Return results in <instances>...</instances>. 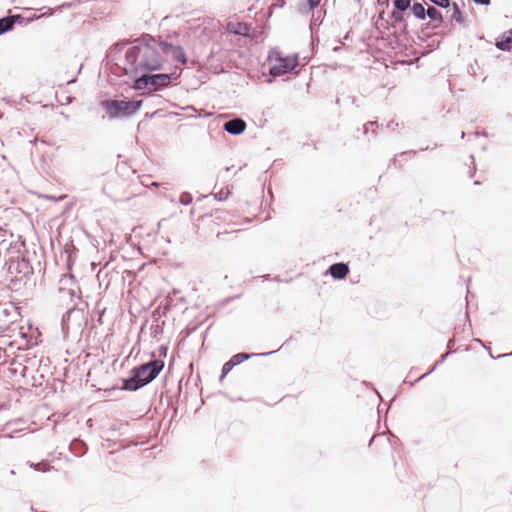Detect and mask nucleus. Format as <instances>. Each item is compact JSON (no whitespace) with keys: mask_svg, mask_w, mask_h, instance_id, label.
<instances>
[{"mask_svg":"<svg viewBox=\"0 0 512 512\" xmlns=\"http://www.w3.org/2000/svg\"><path fill=\"white\" fill-rule=\"evenodd\" d=\"M171 56L173 61L185 65L187 57L181 46L149 37L135 42L125 52L121 65L125 74L136 76L138 73H150L164 68L166 57Z\"/></svg>","mask_w":512,"mask_h":512,"instance_id":"f257e3e1","label":"nucleus"},{"mask_svg":"<svg viewBox=\"0 0 512 512\" xmlns=\"http://www.w3.org/2000/svg\"><path fill=\"white\" fill-rule=\"evenodd\" d=\"M164 367V362L154 360L132 369V376L124 381L122 389L135 391L154 380Z\"/></svg>","mask_w":512,"mask_h":512,"instance_id":"f03ea898","label":"nucleus"},{"mask_svg":"<svg viewBox=\"0 0 512 512\" xmlns=\"http://www.w3.org/2000/svg\"><path fill=\"white\" fill-rule=\"evenodd\" d=\"M270 73L273 76H281L292 71L298 65V56L296 54L285 55L282 52L275 51L269 56Z\"/></svg>","mask_w":512,"mask_h":512,"instance_id":"7ed1b4c3","label":"nucleus"},{"mask_svg":"<svg viewBox=\"0 0 512 512\" xmlns=\"http://www.w3.org/2000/svg\"><path fill=\"white\" fill-rule=\"evenodd\" d=\"M140 105L141 101L131 100H105L102 102V106L112 118L131 115L139 109Z\"/></svg>","mask_w":512,"mask_h":512,"instance_id":"20e7f679","label":"nucleus"},{"mask_svg":"<svg viewBox=\"0 0 512 512\" xmlns=\"http://www.w3.org/2000/svg\"><path fill=\"white\" fill-rule=\"evenodd\" d=\"M225 30L228 33L239 35L247 38H255L256 33L255 30L252 28V25L249 23H246L244 21H241L237 17H230L226 24H225Z\"/></svg>","mask_w":512,"mask_h":512,"instance_id":"39448f33","label":"nucleus"},{"mask_svg":"<svg viewBox=\"0 0 512 512\" xmlns=\"http://www.w3.org/2000/svg\"><path fill=\"white\" fill-rule=\"evenodd\" d=\"M174 73H161L150 75L151 90L157 91L159 89L168 87L171 83Z\"/></svg>","mask_w":512,"mask_h":512,"instance_id":"423d86ee","label":"nucleus"},{"mask_svg":"<svg viewBox=\"0 0 512 512\" xmlns=\"http://www.w3.org/2000/svg\"><path fill=\"white\" fill-rule=\"evenodd\" d=\"M224 129L230 134L238 135L246 129V123L240 118L232 119L224 124Z\"/></svg>","mask_w":512,"mask_h":512,"instance_id":"0eeeda50","label":"nucleus"},{"mask_svg":"<svg viewBox=\"0 0 512 512\" xmlns=\"http://www.w3.org/2000/svg\"><path fill=\"white\" fill-rule=\"evenodd\" d=\"M495 46L502 51H510L512 49V28L496 39Z\"/></svg>","mask_w":512,"mask_h":512,"instance_id":"6e6552de","label":"nucleus"},{"mask_svg":"<svg viewBox=\"0 0 512 512\" xmlns=\"http://www.w3.org/2000/svg\"><path fill=\"white\" fill-rule=\"evenodd\" d=\"M329 273L335 279H344L349 273V267L345 263H335L329 267Z\"/></svg>","mask_w":512,"mask_h":512,"instance_id":"1a4fd4ad","label":"nucleus"},{"mask_svg":"<svg viewBox=\"0 0 512 512\" xmlns=\"http://www.w3.org/2000/svg\"><path fill=\"white\" fill-rule=\"evenodd\" d=\"M150 82H151V79H150L149 73H138L135 76L133 87L136 90H145V89L151 90Z\"/></svg>","mask_w":512,"mask_h":512,"instance_id":"9d476101","label":"nucleus"},{"mask_svg":"<svg viewBox=\"0 0 512 512\" xmlns=\"http://www.w3.org/2000/svg\"><path fill=\"white\" fill-rule=\"evenodd\" d=\"M13 25H14L13 17H4V18L0 19V35L6 31H9L10 29H12Z\"/></svg>","mask_w":512,"mask_h":512,"instance_id":"9b49d317","label":"nucleus"},{"mask_svg":"<svg viewBox=\"0 0 512 512\" xmlns=\"http://www.w3.org/2000/svg\"><path fill=\"white\" fill-rule=\"evenodd\" d=\"M411 9L415 17L421 20L425 19L426 10L421 3H414Z\"/></svg>","mask_w":512,"mask_h":512,"instance_id":"f8f14e48","label":"nucleus"},{"mask_svg":"<svg viewBox=\"0 0 512 512\" xmlns=\"http://www.w3.org/2000/svg\"><path fill=\"white\" fill-rule=\"evenodd\" d=\"M426 14L428 15L429 18H431L434 21H437L438 23H442L443 21L442 14L434 7H429L426 10Z\"/></svg>","mask_w":512,"mask_h":512,"instance_id":"ddd939ff","label":"nucleus"},{"mask_svg":"<svg viewBox=\"0 0 512 512\" xmlns=\"http://www.w3.org/2000/svg\"><path fill=\"white\" fill-rule=\"evenodd\" d=\"M394 7L399 11L403 12L407 10L411 4V0H392Z\"/></svg>","mask_w":512,"mask_h":512,"instance_id":"4468645a","label":"nucleus"},{"mask_svg":"<svg viewBox=\"0 0 512 512\" xmlns=\"http://www.w3.org/2000/svg\"><path fill=\"white\" fill-rule=\"evenodd\" d=\"M452 18L455 21H457L458 23H462L464 21V17L462 15V12L460 11V8H459V6L456 3L453 4Z\"/></svg>","mask_w":512,"mask_h":512,"instance_id":"2eb2a0df","label":"nucleus"},{"mask_svg":"<svg viewBox=\"0 0 512 512\" xmlns=\"http://www.w3.org/2000/svg\"><path fill=\"white\" fill-rule=\"evenodd\" d=\"M249 358V355L246 353H238L234 355L230 361L233 363L234 366L242 363L243 361L247 360Z\"/></svg>","mask_w":512,"mask_h":512,"instance_id":"dca6fc26","label":"nucleus"},{"mask_svg":"<svg viewBox=\"0 0 512 512\" xmlns=\"http://www.w3.org/2000/svg\"><path fill=\"white\" fill-rule=\"evenodd\" d=\"M233 367H234V365L230 360L228 362H226L223 365L222 374H221L220 379L222 380L232 370Z\"/></svg>","mask_w":512,"mask_h":512,"instance_id":"f3484780","label":"nucleus"},{"mask_svg":"<svg viewBox=\"0 0 512 512\" xmlns=\"http://www.w3.org/2000/svg\"><path fill=\"white\" fill-rule=\"evenodd\" d=\"M191 196L187 193H184L180 196V202L184 205H188L191 202Z\"/></svg>","mask_w":512,"mask_h":512,"instance_id":"a211bd4d","label":"nucleus"},{"mask_svg":"<svg viewBox=\"0 0 512 512\" xmlns=\"http://www.w3.org/2000/svg\"><path fill=\"white\" fill-rule=\"evenodd\" d=\"M321 0H308L310 9L316 8L320 4Z\"/></svg>","mask_w":512,"mask_h":512,"instance_id":"6ab92c4d","label":"nucleus"},{"mask_svg":"<svg viewBox=\"0 0 512 512\" xmlns=\"http://www.w3.org/2000/svg\"><path fill=\"white\" fill-rule=\"evenodd\" d=\"M477 4L481 5H488L490 3V0H473Z\"/></svg>","mask_w":512,"mask_h":512,"instance_id":"aec40b11","label":"nucleus"},{"mask_svg":"<svg viewBox=\"0 0 512 512\" xmlns=\"http://www.w3.org/2000/svg\"><path fill=\"white\" fill-rule=\"evenodd\" d=\"M393 17L396 19V20H401L402 19V16L396 12H393Z\"/></svg>","mask_w":512,"mask_h":512,"instance_id":"412c9836","label":"nucleus"},{"mask_svg":"<svg viewBox=\"0 0 512 512\" xmlns=\"http://www.w3.org/2000/svg\"><path fill=\"white\" fill-rule=\"evenodd\" d=\"M376 443H377V437H373L370 442V446L373 447Z\"/></svg>","mask_w":512,"mask_h":512,"instance_id":"4be33fe9","label":"nucleus"},{"mask_svg":"<svg viewBox=\"0 0 512 512\" xmlns=\"http://www.w3.org/2000/svg\"><path fill=\"white\" fill-rule=\"evenodd\" d=\"M385 444H386L387 448L391 449V446L387 440H385Z\"/></svg>","mask_w":512,"mask_h":512,"instance_id":"5701e85b","label":"nucleus"},{"mask_svg":"<svg viewBox=\"0 0 512 512\" xmlns=\"http://www.w3.org/2000/svg\"><path fill=\"white\" fill-rule=\"evenodd\" d=\"M380 2H382L383 0H379ZM386 2H388V0H385Z\"/></svg>","mask_w":512,"mask_h":512,"instance_id":"b1692460","label":"nucleus"}]
</instances>
